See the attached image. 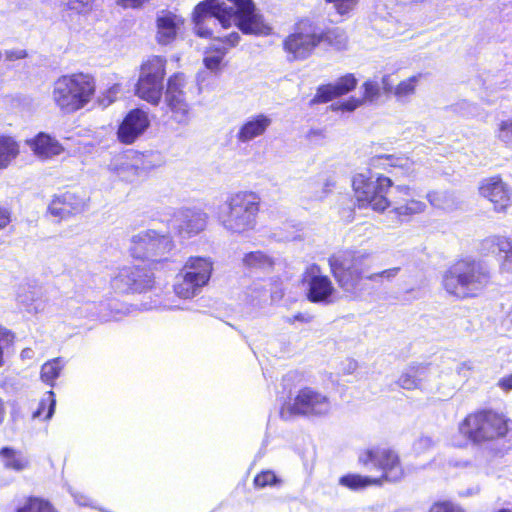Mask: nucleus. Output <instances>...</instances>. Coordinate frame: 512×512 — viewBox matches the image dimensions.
<instances>
[{
    "mask_svg": "<svg viewBox=\"0 0 512 512\" xmlns=\"http://www.w3.org/2000/svg\"><path fill=\"white\" fill-rule=\"evenodd\" d=\"M205 0L200 2L194 10L193 21L195 32L200 37H213L223 42L226 47L217 49L215 54L206 55L204 64L207 69L216 71L219 69L227 48L238 44L240 35L231 32L228 35L214 36L211 25H220L223 29L233 23L245 34L267 35L270 27L264 23L262 17L256 12L252 0Z\"/></svg>",
    "mask_w": 512,
    "mask_h": 512,
    "instance_id": "nucleus-1",
    "label": "nucleus"
},
{
    "mask_svg": "<svg viewBox=\"0 0 512 512\" xmlns=\"http://www.w3.org/2000/svg\"><path fill=\"white\" fill-rule=\"evenodd\" d=\"M370 257L371 253L365 249L344 250L329 257L331 273L344 291L357 294L364 290V278L371 281H378L380 278L390 280L399 273L400 268L394 267L365 277Z\"/></svg>",
    "mask_w": 512,
    "mask_h": 512,
    "instance_id": "nucleus-2",
    "label": "nucleus"
},
{
    "mask_svg": "<svg viewBox=\"0 0 512 512\" xmlns=\"http://www.w3.org/2000/svg\"><path fill=\"white\" fill-rule=\"evenodd\" d=\"M490 281L488 267L483 262L470 258L455 262L442 276L445 291L460 300L480 296Z\"/></svg>",
    "mask_w": 512,
    "mask_h": 512,
    "instance_id": "nucleus-3",
    "label": "nucleus"
},
{
    "mask_svg": "<svg viewBox=\"0 0 512 512\" xmlns=\"http://www.w3.org/2000/svg\"><path fill=\"white\" fill-rule=\"evenodd\" d=\"M96 92L95 78L88 73H72L58 77L52 84L51 99L64 114L86 107Z\"/></svg>",
    "mask_w": 512,
    "mask_h": 512,
    "instance_id": "nucleus-4",
    "label": "nucleus"
},
{
    "mask_svg": "<svg viewBox=\"0 0 512 512\" xmlns=\"http://www.w3.org/2000/svg\"><path fill=\"white\" fill-rule=\"evenodd\" d=\"M259 198L252 192H238L227 198L218 211L221 225L230 233L246 234L257 225Z\"/></svg>",
    "mask_w": 512,
    "mask_h": 512,
    "instance_id": "nucleus-5",
    "label": "nucleus"
},
{
    "mask_svg": "<svg viewBox=\"0 0 512 512\" xmlns=\"http://www.w3.org/2000/svg\"><path fill=\"white\" fill-rule=\"evenodd\" d=\"M460 433L473 443H484L504 437L508 432L507 420L492 411L469 414L459 425Z\"/></svg>",
    "mask_w": 512,
    "mask_h": 512,
    "instance_id": "nucleus-6",
    "label": "nucleus"
},
{
    "mask_svg": "<svg viewBox=\"0 0 512 512\" xmlns=\"http://www.w3.org/2000/svg\"><path fill=\"white\" fill-rule=\"evenodd\" d=\"M213 271V262L208 257L192 256L176 276L174 291L183 299L197 295L208 284Z\"/></svg>",
    "mask_w": 512,
    "mask_h": 512,
    "instance_id": "nucleus-7",
    "label": "nucleus"
},
{
    "mask_svg": "<svg viewBox=\"0 0 512 512\" xmlns=\"http://www.w3.org/2000/svg\"><path fill=\"white\" fill-rule=\"evenodd\" d=\"M392 186L388 177H374L370 172L358 173L353 177L352 187L357 202L361 207H370L376 212H383L391 203L386 194Z\"/></svg>",
    "mask_w": 512,
    "mask_h": 512,
    "instance_id": "nucleus-8",
    "label": "nucleus"
},
{
    "mask_svg": "<svg viewBox=\"0 0 512 512\" xmlns=\"http://www.w3.org/2000/svg\"><path fill=\"white\" fill-rule=\"evenodd\" d=\"M166 63L165 58L153 56L147 59L140 67L135 94L140 99L154 106L160 104L163 96Z\"/></svg>",
    "mask_w": 512,
    "mask_h": 512,
    "instance_id": "nucleus-9",
    "label": "nucleus"
},
{
    "mask_svg": "<svg viewBox=\"0 0 512 512\" xmlns=\"http://www.w3.org/2000/svg\"><path fill=\"white\" fill-rule=\"evenodd\" d=\"M332 410L329 397L311 387H305L298 391L295 398L283 405L280 415L283 419H289L293 415L308 417H324Z\"/></svg>",
    "mask_w": 512,
    "mask_h": 512,
    "instance_id": "nucleus-10",
    "label": "nucleus"
},
{
    "mask_svg": "<svg viewBox=\"0 0 512 512\" xmlns=\"http://www.w3.org/2000/svg\"><path fill=\"white\" fill-rule=\"evenodd\" d=\"M324 40V34L309 20L298 22L293 33L288 35L283 48L289 59L303 60L308 58L314 49Z\"/></svg>",
    "mask_w": 512,
    "mask_h": 512,
    "instance_id": "nucleus-11",
    "label": "nucleus"
},
{
    "mask_svg": "<svg viewBox=\"0 0 512 512\" xmlns=\"http://www.w3.org/2000/svg\"><path fill=\"white\" fill-rule=\"evenodd\" d=\"M173 247V241L168 234L148 229L132 236L130 253L136 259L158 261Z\"/></svg>",
    "mask_w": 512,
    "mask_h": 512,
    "instance_id": "nucleus-12",
    "label": "nucleus"
},
{
    "mask_svg": "<svg viewBox=\"0 0 512 512\" xmlns=\"http://www.w3.org/2000/svg\"><path fill=\"white\" fill-rule=\"evenodd\" d=\"M192 85L185 75L175 73L167 80L164 93L165 103L171 112V118L178 124H188L190 120V104L188 95Z\"/></svg>",
    "mask_w": 512,
    "mask_h": 512,
    "instance_id": "nucleus-13",
    "label": "nucleus"
},
{
    "mask_svg": "<svg viewBox=\"0 0 512 512\" xmlns=\"http://www.w3.org/2000/svg\"><path fill=\"white\" fill-rule=\"evenodd\" d=\"M359 462L373 464L383 472V478L389 482H398L404 477L398 455L388 448H371L360 453Z\"/></svg>",
    "mask_w": 512,
    "mask_h": 512,
    "instance_id": "nucleus-14",
    "label": "nucleus"
},
{
    "mask_svg": "<svg viewBox=\"0 0 512 512\" xmlns=\"http://www.w3.org/2000/svg\"><path fill=\"white\" fill-rule=\"evenodd\" d=\"M153 284L152 272L139 266L122 267L111 279V287L118 293L143 292Z\"/></svg>",
    "mask_w": 512,
    "mask_h": 512,
    "instance_id": "nucleus-15",
    "label": "nucleus"
},
{
    "mask_svg": "<svg viewBox=\"0 0 512 512\" xmlns=\"http://www.w3.org/2000/svg\"><path fill=\"white\" fill-rule=\"evenodd\" d=\"M149 168L144 155L135 151L118 154L113 157L109 164V170L126 182H134L144 175Z\"/></svg>",
    "mask_w": 512,
    "mask_h": 512,
    "instance_id": "nucleus-16",
    "label": "nucleus"
},
{
    "mask_svg": "<svg viewBox=\"0 0 512 512\" xmlns=\"http://www.w3.org/2000/svg\"><path fill=\"white\" fill-rule=\"evenodd\" d=\"M305 274L308 300L313 303H332L336 289L330 278L321 273L320 267L313 264L307 268Z\"/></svg>",
    "mask_w": 512,
    "mask_h": 512,
    "instance_id": "nucleus-17",
    "label": "nucleus"
},
{
    "mask_svg": "<svg viewBox=\"0 0 512 512\" xmlns=\"http://www.w3.org/2000/svg\"><path fill=\"white\" fill-rule=\"evenodd\" d=\"M207 218V214L199 209H184L174 215L172 228L182 238H190L205 229Z\"/></svg>",
    "mask_w": 512,
    "mask_h": 512,
    "instance_id": "nucleus-18",
    "label": "nucleus"
},
{
    "mask_svg": "<svg viewBox=\"0 0 512 512\" xmlns=\"http://www.w3.org/2000/svg\"><path fill=\"white\" fill-rule=\"evenodd\" d=\"M479 192L493 204L497 212L504 211L511 204L512 189L498 176L484 179Z\"/></svg>",
    "mask_w": 512,
    "mask_h": 512,
    "instance_id": "nucleus-19",
    "label": "nucleus"
},
{
    "mask_svg": "<svg viewBox=\"0 0 512 512\" xmlns=\"http://www.w3.org/2000/svg\"><path fill=\"white\" fill-rule=\"evenodd\" d=\"M394 197L390 201L394 212L398 217H410L425 211L426 204L413 197V191L408 186L399 185L395 187Z\"/></svg>",
    "mask_w": 512,
    "mask_h": 512,
    "instance_id": "nucleus-20",
    "label": "nucleus"
},
{
    "mask_svg": "<svg viewBox=\"0 0 512 512\" xmlns=\"http://www.w3.org/2000/svg\"><path fill=\"white\" fill-rule=\"evenodd\" d=\"M149 126L147 114L140 110L130 111L118 128V139L124 144L133 143Z\"/></svg>",
    "mask_w": 512,
    "mask_h": 512,
    "instance_id": "nucleus-21",
    "label": "nucleus"
},
{
    "mask_svg": "<svg viewBox=\"0 0 512 512\" xmlns=\"http://www.w3.org/2000/svg\"><path fill=\"white\" fill-rule=\"evenodd\" d=\"M272 124L269 115L259 113L248 117L239 127L236 139L239 143L247 144L255 138L263 136Z\"/></svg>",
    "mask_w": 512,
    "mask_h": 512,
    "instance_id": "nucleus-22",
    "label": "nucleus"
},
{
    "mask_svg": "<svg viewBox=\"0 0 512 512\" xmlns=\"http://www.w3.org/2000/svg\"><path fill=\"white\" fill-rule=\"evenodd\" d=\"M357 82L353 74H346L334 83L320 86L312 102L325 103L336 97L345 95L356 87Z\"/></svg>",
    "mask_w": 512,
    "mask_h": 512,
    "instance_id": "nucleus-23",
    "label": "nucleus"
},
{
    "mask_svg": "<svg viewBox=\"0 0 512 512\" xmlns=\"http://www.w3.org/2000/svg\"><path fill=\"white\" fill-rule=\"evenodd\" d=\"M85 200L72 192L55 197L49 204V212L60 219L80 213L85 208Z\"/></svg>",
    "mask_w": 512,
    "mask_h": 512,
    "instance_id": "nucleus-24",
    "label": "nucleus"
},
{
    "mask_svg": "<svg viewBox=\"0 0 512 512\" xmlns=\"http://www.w3.org/2000/svg\"><path fill=\"white\" fill-rule=\"evenodd\" d=\"M182 25V17L170 11H160L157 15L158 42L160 44L167 45L174 41Z\"/></svg>",
    "mask_w": 512,
    "mask_h": 512,
    "instance_id": "nucleus-25",
    "label": "nucleus"
},
{
    "mask_svg": "<svg viewBox=\"0 0 512 512\" xmlns=\"http://www.w3.org/2000/svg\"><path fill=\"white\" fill-rule=\"evenodd\" d=\"M34 155L42 160L51 159L63 153V146L46 133H39L34 138L26 141Z\"/></svg>",
    "mask_w": 512,
    "mask_h": 512,
    "instance_id": "nucleus-26",
    "label": "nucleus"
},
{
    "mask_svg": "<svg viewBox=\"0 0 512 512\" xmlns=\"http://www.w3.org/2000/svg\"><path fill=\"white\" fill-rule=\"evenodd\" d=\"M413 368L419 382L417 389L429 392L439 389L438 379L441 377V371L437 365L417 364L413 365Z\"/></svg>",
    "mask_w": 512,
    "mask_h": 512,
    "instance_id": "nucleus-27",
    "label": "nucleus"
},
{
    "mask_svg": "<svg viewBox=\"0 0 512 512\" xmlns=\"http://www.w3.org/2000/svg\"><path fill=\"white\" fill-rule=\"evenodd\" d=\"M362 89V99L351 98L347 101L342 102L340 105L333 104L331 106L332 109L351 112L358 108L363 103V101L373 102L380 97V85L376 80L365 81L362 85Z\"/></svg>",
    "mask_w": 512,
    "mask_h": 512,
    "instance_id": "nucleus-28",
    "label": "nucleus"
},
{
    "mask_svg": "<svg viewBox=\"0 0 512 512\" xmlns=\"http://www.w3.org/2000/svg\"><path fill=\"white\" fill-rule=\"evenodd\" d=\"M19 153V143L13 137L0 136V170L7 168Z\"/></svg>",
    "mask_w": 512,
    "mask_h": 512,
    "instance_id": "nucleus-29",
    "label": "nucleus"
},
{
    "mask_svg": "<svg viewBox=\"0 0 512 512\" xmlns=\"http://www.w3.org/2000/svg\"><path fill=\"white\" fill-rule=\"evenodd\" d=\"M0 459L5 468L18 472L25 470L29 466V460L21 452L9 447H4L0 450Z\"/></svg>",
    "mask_w": 512,
    "mask_h": 512,
    "instance_id": "nucleus-30",
    "label": "nucleus"
},
{
    "mask_svg": "<svg viewBox=\"0 0 512 512\" xmlns=\"http://www.w3.org/2000/svg\"><path fill=\"white\" fill-rule=\"evenodd\" d=\"M421 78L422 74H416L399 82L393 90L396 100L402 103L409 102L412 96L415 95L416 87Z\"/></svg>",
    "mask_w": 512,
    "mask_h": 512,
    "instance_id": "nucleus-31",
    "label": "nucleus"
},
{
    "mask_svg": "<svg viewBox=\"0 0 512 512\" xmlns=\"http://www.w3.org/2000/svg\"><path fill=\"white\" fill-rule=\"evenodd\" d=\"M243 265L249 269L267 272L274 265L273 259L262 251H253L244 255Z\"/></svg>",
    "mask_w": 512,
    "mask_h": 512,
    "instance_id": "nucleus-32",
    "label": "nucleus"
},
{
    "mask_svg": "<svg viewBox=\"0 0 512 512\" xmlns=\"http://www.w3.org/2000/svg\"><path fill=\"white\" fill-rule=\"evenodd\" d=\"M15 512H57L50 502L39 497H27L19 501Z\"/></svg>",
    "mask_w": 512,
    "mask_h": 512,
    "instance_id": "nucleus-33",
    "label": "nucleus"
},
{
    "mask_svg": "<svg viewBox=\"0 0 512 512\" xmlns=\"http://www.w3.org/2000/svg\"><path fill=\"white\" fill-rule=\"evenodd\" d=\"M65 366V361L58 357L44 363L41 367L40 378L41 380L54 386L55 380L60 376L62 369Z\"/></svg>",
    "mask_w": 512,
    "mask_h": 512,
    "instance_id": "nucleus-34",
    "label": "nucleus"
},
{
    "mask_svg": "<svg viewBox=\"0 0 512 512\" xmlns=\"http://www.w3.org/2000/svg\"><path fill=\"white\" fill-rule=\"evenodd\" d=\"M380 479H373L358 474H347L339 479V484L351 490H361L371 485L380 484Z\"/></svg>",
    "mask_w": 512,
    "mask_h": 512,
    "instance_id": "nucleus-35",
    "label": "nucleus"
},
{
    "mask_svg": "<svg viewBox=\"0 0 512 512\" xmlns=\"http://www.w3.org/2000/svg\"><path fill=\"white\" fill-rule=\"evenodd\" d=\"M249 296L252 302H255L257 305H262L268 302L270 298L271 302L278 301L282 298V292H273L268 295V291L259 284H255L250 288Z\"/></svg>",
    "mask_w": 512,
    "mask_h": 512,
    "instance_id": "nucleus-36",
    "label": "nucleus"
},
{
    "mask_svg": "<svg viewBox=\"0 0 512 512\" xmlns=\"http://www.w3.org/2000/svg\"><path fill=\"white\" fill-rule=\"evenodd\" d=\"M56 406L55 393L53 391H48L44 397L39 402V406L37 410L33 413V418L40 417L45 409H47V413L44 417L45 420H49L52 418Z\"/></svg>",
    "mask_w": 512,
    "mask_h": 512,
    "instance_id": "nucleus-37",
    "label": "nucleus"
},
{
    "mask_svg": "<svg viewBox=\"0 0 512 512\" xmlns=\"http://www.w3.org/2000/svg\"><path fill=\"white\" fill-rule=\"evenodd\" d=\"M398 385L406 390H414L417 389V385L419 382L417 381V377L415 376L413 365L407 367L397 381Z\"/></svg>",
    "mask_w": 512,
    "mask_h": 512,
    "instance_id": "nucleus-38",
    "label": "nucleus"
},
{
    "mask_svg": "<svg viewBox=\"0 0 512 512\" xmlns=\"http://www.w3.org/2000/svg\"><path fill=\"white\" fill-rule=\"evenodd\" d=\"M278 483H280V479L275 475L273 471L270 470L262 471L254 478V485L258 488L274 486Z\"/></svg>",
    "mask_w": 512,
    "mask_h": 512,
    "instance_id": "nucleus-39",
    "label": "nucleus"
},
{
    "mask_svg": "<svg viewBox=\"0 0 512 512\" xmlns=\"http://www.w3.org/2000/svg\"><path fill=\"white\" fill-rule=\"evenodd\" d=\"M324 38L338 50H342L346 47L347 36L343 31L339 29L329 31L326 35H324Z\"/></svg>",
    "mask_w": 512,
    "mask_h": 512,
    "instance_id": "nucleus-40",
    "label": "nucleus"
},
{
    "mask_svg": "<svg viewBox=\"0 0 512 512\" xmlns=\"http://www.w3.org/2000/svg\"><path fill=\"white\" fill-rule=\"evenodd\" d=\"M497 138L507 145H512V118L500 122Z\"/></svg>",
    "mask_w": 512,
    "mask_h": 512,
    "instance_id": "nucleus-41",
    "label": "nucleus"
},
{
    "mask_svg": "<svg viewBox=\"0 0 512 512\" xmlns=\"http://www.w3.org/2000/svg\"><path fill=\"white\" fill-rule=\"evenodd\" d=\"M68 9L85 13L92 9L93 0H60Z\"/></svg>",
    "mask_w": 512,
    "mask_h": 512,
    "instance_id": "nucleus-42",
    "label": "nucleus"
},
{
    "mask_svg": "<svg viewBox=\"0 0 512 512\" xmlns=\"http://www.w3.org/2000/svg\"><path fill=\"white\" fill-rule=\"evenodd\" d=\"M435 446V441L429 436L419 437L413 444V450L416 454H423Z\"/></svg>",
    "mask_w": 512,
    "mask_h": 512,
    "instance_id": "nucleus-43",
    "label": "nucleus"
},
{
    "mask_svg": "<svg viewBox=\"0 0 512 512\" xmlns=\"http://www.w3.org/2000/svg\"><path fill=\"white\" fill-rule=\"evenodd\" d=\"M455 111L465 117H472L478 114V107L468 101H461L455 105Z\"/></svg>",
    "mask_w": 512,
    "mask_h": 512,
    "instance_id": "nucleus-44",
    "label": "nucleus"
},
{
    "mask_svg": "<svg viewBox=\"0 0 512 512\" xmlns=\"http://www.w3.org/2000/svg\"><path fill=\"white\" fill-rule=\"evenodd\" d=\"M334 4L337 12L341 15L348 13L357 4L358 0H327Z\"/></svg>",
    "mask_w": 512,
    "mask_h": 512,
    "instance_id": "nucleus-45",
    "label": "nucleus"
},
{
    "mask_svg": "<svg viewBox=\"0 0 512 512\" xmlns=\"http://www.w3.org/2000/svg\"><path fill=\"white\" fill-rule=\"evenodd\" d=\"M120 85L115 84L112 87H110L103 95L100 97L99 102L102 106L106 107L110 105L117 95L120 93Z\"/></svg>",
    "mask_w": 512,
    "mask_h": 512,
    "instance_id": "nucleus-46",
    "label": "nucleus"
},
{
    "mask_svg": "<svg viewBox=\"0 0 512 512\" xmlns=\"http://www.w3.org/2000/svg\"><path fill=\"white\" fill-rule=\"evenodd\" d=\"M494 245L500 252L505 253V257L512 254V241L503 236H497L493 240Z\"/></svg>",
    "mask_w": 512,
    "mask_h": 512,
    "instance_id": "nucleus-47",
    "label": "nucleus"
},
{
    "mask_svg": "<svg viewBox=\"0 0 512 512\" xmlns=\"http://www.w3.org/2000/svg\"><path fill=\"white\" fill-rule=\"evenodd\" d=\"M430 512H464V510L451 502H438L431 507Z\"/></svg>",
    "mask_w": 512,
    "mask_h": 512,
    "instance_id": "nucleus-48",
    "label": "nucleus"
},
{
    "mask_svg": "<svg viewBox=\"0 0 512 512\" xmlns=\"http://www.w3.org/2000/svg\"><path fill=\"white\" fill-rule=\"evenodd\" d=\"M150 0H116V3L123 8L138 9Z\"/></svg>",
    "mask_w": 512,
    "mask_h": 512,
    "instance_id": "nucleus-49",
    "label": "nucleus"
},
{
    "mask_svg": "<svg viewBox=\"0 0 512 512\" xmlns=\"http://www.w3.org/2000/svg\"><path fill=\"white\" fill-rule=\"evenodd\" d=\"M5 57L9 61L20 60L27 57V52L23 49L7 50L5 51Z\"/></svg>",
    "mask_w": 512,
    "mask_h": 512,
    "instance_id": "nucleus-50",
    "label": "nucleus"
},
{
    "mask_svg": "<svg viewBox=\"0 0 512 512\" xmlns=\"http://www.w3.org/2000/svg\"><path fill=\"white\" fill-rule=\"evenodd\" d=\"M9 341V332L0 326V367L3 365V344Z\"/></svg>",
    "mask_w": 512,
    "mask_h": 512,
    "instance_id": "nucleus-51",
    "label": "nucleus"
},
{
    "mask_svg": "<svg viewBox=\"0 0 512 512\" xmlns=\"http://www.w3.org/2000/svg\"><path fill=\"white\" fill-rule=\"evenodd\" d=\"M442 196H443L442 194L434 192V193H429L427 197H428L429 202L433 206L439 207V208H446V205L442 202V199H441Z\"/></svg>",
    "mask_w": 512,
    "mask_h": 512,
    "instance_id": "nucleus-52",
    "label": "nucleus"
},
{
    "mask_svg": "<svg viewBox=\"0 0 512 512\" xmlns=\"http://www.w3.org/2000/svg\"><path fill=\"white\" fill-rule=\"evenodd\" d=\"M11 221L10 213L7 209L0 207V231L3 230Z\"/></svg>",
    "mask_w": 512,
    "mask_h": 512,
    "instance_id": "nucleus-53",
    "label": "nucleus"
},
{
    "mask_svg": "<svg viewBox=\"0 0 512 512\" xmlns=\"http://www.w3.org/2000/svg\"><path fill=\"white\" fill-rule=\"evenodd\" d=\"M499 387L505 391L512 390V374L499 381Z\"/></svg>",
    "mask_w": 512,
    "mask_h": 512,
    "instance_id": "nucleus-54",
    "label": "nucleus"
},
{
    "mask_svg": "<svg viewBox=\"0 0 512 512\" xmlns=\"http://www.w3.org/2000/svg\"><path fill=\"white\" fill-rule=\"evenodd\" d=\"M382 86H383V90L386 93H393L394 87L392 86V84L390 82V76L389 75H384L382 77Z\"/></svg>",
    "mask_w": 512,
    "mask_h": 512,
    "instance_id": "nucleus-55",
    "label": "nucleus"
},
{
    "mask_svg": "<svg viewBox=\"0 0 512 512\" xmlns=\"http://www.w3.org/2000/svg\"><path fill=\"white\" fill-rule=\"evenodd\" d=\"M332 187H334V182L331 179H327L323 184L322 195L319 196V199L325 197L331 191Z\"/></svg>",
    "mask_w": 512,
    "mask_h": 512,
    "instance_id": "nucleus-56",
    "label": "nucleus"
},
{
    "mask_svg": "<svg viewBox=\"0 0 512 512\" xmlns=\"http://www.w3.org/2000/svg\"><path fill=\"white\" fill-rule=\"evenodd\" d=\"M6 415V407L4 400L0 397V425L4 422Z\"/></svg>",
    "mask_w": 512,
    "mask_h": 512,
    "instance_id": "nucleus-57",
    "label": "nucleus"
},
{
    "mask_svg": "<svg viewBox=\"0 0 512 512\" xmlns=\"http://www.w3.org/2000/svg\"><path fill=\"white\" fill-rule=\"evenodd\" d=\"M74 498H75V501L79 505H82V506L89 505V501H88L87 497H85L84 495H74Z\"/></svg>",
    "mask_w": 512,
    "mask_h": 512,
    "instance_id": "nucleus-58",
    "label": "nucleus"
},
{
    "mask_svg": "<svg viewBox=\"0 0 512 512\" xmlns=\"http://www.w3.org/2000/svg\"><path fill=\"white\" fill-rule=\"evenodd\" d=\"M32 353L33 351L29 348L27 349H24L22 352H21V357L22 358H30L32 356Z\"/></svg>",
    "mask_w": 512,
    "mask_h": 512,
    "instance_id": "nucleus-59",
    "label": "nucleus"
},
{
    "mask_svg": "<svg viewBox=\"0 0 512 512\" xmlns=\"http://www.w3.org/2000/svg\"><path fill=\"white\" fill-rule=\"evenodd\" d=\"M294 320L303 321L304 316L302 314H298V315L294 316Z\"/></svg>",
    "mask_w": 512,
    "mask_h": 512,
    "instance_id": "nucleus-60",
    "label": "nucleus"
}]
</instances>
